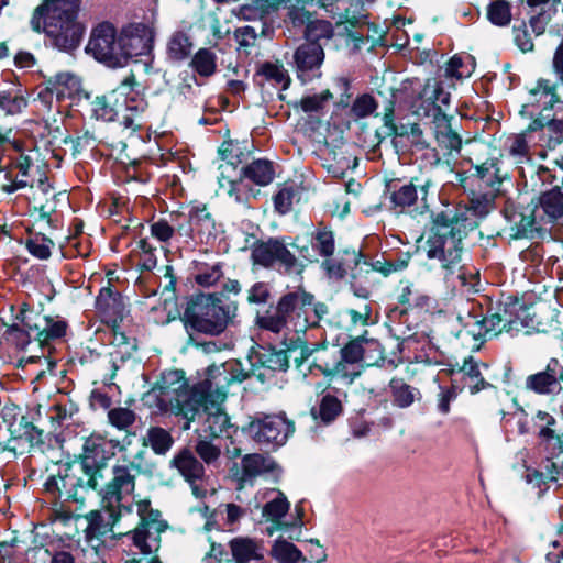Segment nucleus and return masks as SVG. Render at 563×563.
Instances as JSON below:
<instances>
[{
    "mask_svg": "<svg viewBox=\"0 0 563 563\" xmlns=\"http://www.w3.org/2000/svg\"><path fill=\"white\" fill-rule=\"evenodd\" d=\"M466 212L439 211L432 214L431 229L423 250L428 260H435L445 276L457 273L462 286L473 287L477 274L466 273L462 265L464 252L463 240L473 224Z\"/></svg>",
    "mask_w": 563,
    "mask_h": 563,
    "instance_id": "1",
    "label": "nucleus"
},
{
    "mask_svg": "<svg viewBox=\"0 0 563 563\" xmlns=\"http://www.w3.org/2000/svg\"><path fill=\"white\" fill-rule=\"evenodd\" d=\"M81 0H44L31 19L35 32H44L60 51L76 49L84 36L85 25L77 18Z\"/></svg>",
    "mask_w": 563,
    "mask_h": 563,
    "instance_id": "2",
    "label": "nucleus"
},
{
    "mask_svg": "<svg viewBox=\"0 0 563 563\" xmlns=\"http://www.w3.org/2000/svg\"><path fill=\"white\" fill-rule=\"evenodd\" d=\"M236 314L238 302L224 292L198 294L188 300L183 321L189 333L217 336L234 324Z\"/></svg>",
    "mask_w": 563,
    "mask_h": 563,
    "instance_id": "3",
    "label": "nucleus"
},
{
    "mask_svg": "<svg viewBox=\"0 0 563 563\" xmlns=\"http://www.w3.org/2000/svg\"><path fill=\"white\" fill-rule=\"evenodd\" d=\"M313 299L312 294L297 287L282 295L274 309L257 316L256 324L277 334L292 330V338L300 336L310 325H316V320H311Z\"/></svg>",
    "mask_w": 563,
    "mask_h": 563,
    "instance_id": "4",
    "label": "nucleus"
},
{
    "mask_svg": "<svg viewBox=\"0 0 563 563\" xmlns=\"http://www.w3.org/2000/svg\"><path fill=\"white\" fill-rule=\"evenodd\" d=\"M528 125V131H537L548 128L550 131H558L560 134L551 137L549 145L555 146L563 142V118L558 119L559 112L563 113V100L556 92V84L549 79H539L534 88L529 91V101L521 107L520 114L533 118Z\"/></svg>",
    "mask_w": 563,
    "mask_h": 563,
    "instance_id": "5",
    "label": "nucleus"
},
{
    "mask_svg": "<svg viewBox=\"0 0 563 563\" xmlns=\"http://www.w3.org/2000/svg\"><path fill=\"white\" fill-rule=\"evenodd\" d=\"M145 453L143 449L131 456L123 453L112 466V477L100 490L102 507H117L126 514L132 512L135 477L143 472Z\"/></svg>",
    "mask_w": 563,
    "mask_h": 563,
    "instance_id": "6",
    "label": "nucleus"
},
{
    "mask_svg": "<svg viewBox=\"0 0 563 563\" xmlns=\"http://www.w3.org/2000/svg\"><path fill=\"white\" fill-rule=\"evenodd\" d=\"M119 452L126 451V448L119 440H109L101 434H91L86 439L82 450L80 467L88 476L87 485L96 489L103 478L101 470L108 461Z\"/></svg>",
    "mask_w": 563,
    "mask_h": 563,
    "instance_id": "7",
    "label": "nucleus"
},
{
    "mask_svg": "<svg viewBox=\"0 0 563 563\" xmlns=\"http://www.w3.org/2000/svg\"><path fill=\"white\" fill-rule=\"evenodd\" d=\"M245 430L260 446L276 450L287 442L295 427L284 415H257Z\"/></svg>",
    "mask_w": 563,
    "mask_h": 563,
    "instance_id": "8",
    "label": "nucleus"
},
{
    "mask_svg": "<svg viewBox=\"0 0 563 563\" xmlns=\"http://www.w3.org/2000/svg\"><path fill=\"white\" fill-rule=\"evenodd\" d=\"M140 523L131 532L133 544L143 553L151 554L161 548V534L166 530L167 523L161 518V512L151 508L150 500H140L137 504Z\"/></svg>",
    "mask_w": 563,
    "mask_h": 563,
    "instance_id": "9",
    "label": "nucleus"
},
{
    "mask_svg": "<svg viewBox=\"0 0 563 563\" xmlns=\"http://www.w3.org/2000/svg\"><path fill=\"white\" fill-rule=\"evenodd\" d=\"M251 258L254 264L266 268L278 265L286 274L301 273L303 268L285 243L274 238L256 241L251 247Z\"/></svg>",
    "mask_w": 563,
    "mask_h": 563,
    "instance_id": "10",
    "label": "nucleus"
},
{
    "mask_svg": "<svg viewBox=\"0 0 563 563\" xmlns=\"http://www.w3.org/2000/svg\"><path fill=\"white\" fill-rule=\"evenodd\" d=\"M212 398H214L213 382L205 379L183 393L167 412L181 416L186 420L184 429L188 430L191 421L209 410Z\"/></svg>",
    "mask_w": 563,
    "mask_h": 563,
    "instance_id": "11",
    "label": "nucleus"
},
{
    "mask_svg": "<svg viewBox=\"0 0 563 563\" xmlns=\"http://www.w3.org/2000/svg\"><path fill=\"white\" fill-rule=\"evenodd\" d=\"M18 320L27 327L35 334V340L40 344L65 336L68 324L65 319L59 316H44L24 303L18 313Z\"/></svg>",
    "mask_w": 563,
    "mask_h": 563,
    "instance_id": "12",
    "label": "nucleus"
},
{
    "mask_svg": "<svg viewBox=\"0 0 563 563\" xmlns=\"http://www.w3.org/2000/svg\"><path fill=\"white\" fill-rule=\"evenodd\" d=\"M174 468L189 484L192 495L198 499L206 498L208 483L203 464L189 449L178 451L169 462Z\"/></svg>",
    "mask_w": 563,
    "mask_h": 563,
    "instance_id": "13",
    "label": "nucleus"
},
{
    "mask_svg": "<svg viewBox=\"0 0 563 563\" xmlns=\"http://www.w3.org/2000/svg\"><path fill=\"white\" fill-rule=\"evenodd\" d=\"M86 52L110 66L120 65V43L115 27L109 22H102L93 27Z\"/></svg>",
    "mask_w": 563,
    "mask_h": 563,
    "instance_id": "14",
    "label": "nucleus"
},
{
    "mask_svg": "<svg viewBox=\"0 0 563 563\" xmlns=\"http://www.w3.org/2000/svg\"><path fill=\"white\" fill-rule=\"evenodd\" d=\"M102 508V510H91L85 515L87 521L85 538L96 551L104 543V538L113 532V527L119 519L126 514L117 507Z\"/></svg>",
    "mask_w": 563,
    "mask_h": 563,
    "instance_id": "15",
    "label": "nucleus"
},
{
    "mask_svg": "<svg viewBox=\"0 0 563 563\" xmlns=\"http://www.w3.org/2000/svg\"><path fill=\"white\" fill-rule=\"evenodd\" d=\"M154 31L146 24L134 23L119 35L120 64L131 57L150 54L154 43Z\"/></svg>",
    "mask_w": 563,
    "mask_h": 563,
    "instance_id": "16",
    "label": "nucleus"
},
{
    "mask_svg": "<svg viewBox=\"0 0 563 563\" xmlns=\"http://www.w3.org/2000/svg\"><path fill=\"white\" fill-rule=\"evenodd\" d=\"M177 232L201 244H209L217 236L214 219L206 206L192 207L188 214V224H179Z\"/></svg>",
    "mask_w": 563,
    "mask_h": 563,
    "instance_id": "17",
    "label": "nucleus"
},
{
    "mask_svg": "<svg viewBox=\"0 0 563 563\" xmlns=\"http://www.w3.org/2000/svg\"><path fill=\"white\" fill-rule=\"evenodd\" d=\"M189 389L184 372L179 369L166 371L152 388L156 397V407L162 412L170 410L174 401Z\"/></svg>",
    "mask_w": 563,
    "mask_h": 563,
    "instance_id": "18",
    "label": "nucleus"
},
{
    "mask_svg": "<svg viewBox=\"0 0 563 563\" xmlns=\"http://www.w3.org/2000/svg\"><path fill=\"white\" fill-rule=\"evenodd\" d=\"M134 76H129L121 81V85L126 86V90L122 91L120 118V124L133 132L142 128L143 114L147 108V102L144 98L134 91Z\"/></svg>",
    "mask_w": 563,
    "mask_h": 563,
    "instance_id": "19",
    "label": "nucleus"
},
{
    "mask_svg": "<svg viewBox=\"0 0 563 563\" xmlns=\"http://www.w3.org/2000/svg\"><path fill=\"white\" fill-rule=\"evenodd\" d=\"M297 76L302 84L320 77V67L324 59V52L319 43L307 42L301 44L294 55Z\"/></svg>",
    "mask_w": 563,
    "mask_h": 563,
    "instance_id": "20",
    "label": "nucleus"
},
{
    "mask_svg": "<svg viewBox=\"0 0 563 563\" xmlns=\"http://www.w3.org/2000/svg\"><path fill=\"white\" fill-rule=\"evenodd\" d=\"M285 349L279 351H269L263 355L262 362L264 366L272 371H286L289 366V358L292 357L294 362H302L311 354L310 349L305 344L301 336L290 338L284 341Z\"/></svg>",
    "mask_w": 563,
    "mask_h": 563,
    "instance_id": "21",
    "label": "nucleus"
},
{
    "mask_svg": "<svg viewBox=\"0 0 563 563\" xmlns=\"http://www.w3.org/2000/svg\"><path fill=\"white\" fill-rule=\"evenodd\" d=\"M534 426L538 429L540 445L550 457H558L563 453V430L558 428L556 419L547 411L539 410L534 416Z\"/></svg>",
    "mask_w": 563,
    "mask_h": 563,
    "instance_id": "22",
    "label": "nucleus"
},
{
    "mask_svg": "<svg viewBox=\"0 0 563 563\" xmlns=\"http://www.w3.org/2000/svg\"><path fill=\"white\" fill-rule=\"evenodd\" d=\"M364 338L358 336L351 342H349L341 351V360L338 361L333 366H322L316 365L319 371L325 376H339L342 378H349L352 382L360 372L351 373L349 371V365L357 364L363 360L364 349H363Z\"/></svg>",
    "mask_w": 563,
    "mask_h": 563,
    "instance_id": "23",
    "label": "nucleus"
},
{
    "mask_svg": "<svg viewBox=\"0 0 563 563\" xmlns=\"http://www.w3.org/2000/svg\"><path fill=\"white\" fill-rule=\"evenodd\" d=\"M562 378L563 364L560 360L552 357L545 369L526 378V388L539 395H549L559 386Z\"/></svg>",
    "mask_w": 563,
    "mask_h": 563,
    "instance_id": "24",
    "label": "nucleus"
},
{
    "mask_svg": "<svg viewBox=\"0 0 563 563\" xmlns=\"http://www.w3.org/2000/svg\"><path fill=\"white\" fill-rule=\"evenodd\" d=\"M225 397L227 391L223 388L217 387L214 389V398L210 400V408L205 412L203 431L210 437L218 438L223 434L229 435V430L233 428L229 416L220 408Z\"/></svg>",
    "mask_w": 563,
    "mask_h": 563,
    "instance_id": "25",
    "label": "nucleus"
},
{
    "mask_svg": "<svg viewBox=\"0 0 563 563\" xmlns=\"http://www.w3.org/2000/svg\"><path fill=\"white\" fill-rule=\"evenodd\" d=\"M345 253L353 257L355 266L351 274L350 288L354 296L367 299L371 296L372 288L375 284L372 276L374 271H376V265L374 266L368 263L363 258L361 253H356L355 251Z\"/></svg>",
    "mask_w": 563,
    "mask_h": 563,
    "instance_id": "26",
    "label": "nucleus"
},
{
    "mask_svg": "<svg viewBox=\"0 0 563 563\" xmlns=\"http://www.w3.org/2000/svg\"><path fill=\"white\" fill-rule=\"evenodd\" d=\"M96 309L107 323H111L114 328L121 322L125 314L126 308L122 296L113 291L110 287L100 289L96 298Z\"/></svg>",
    "mask_w": 563,
    "mask_h": 563,
    "instance_id": "27",
    "label": "nucleus"
},
{
    "mask_svg": "<svg viewBox=\"0 0 563 563\" xmlns=\"http://www.w3.org/2000/svg\"><path fill=\"white\" fill-rule=\"evenodd\" d=\"M82 486V481L77 477L73 466L63 465L57 475H51L45 482L47 493L66 500L77 495V488Z\"/></svg>",
    "mask_w": 563,
    "mask_h": 563,
    "instance_id": "28",
    "label": "nucleus"
},
{
    "mask_svg": "<svg viewBox=\"0 0 563 563\" xmlns=\"http://www.w3.org/2000/svg\"><path fill=\"white\" fill-rule=\"evenodd\" d=\"M278 468L276 462L260 453L246 454L241 459L239 482L241 485H252L258 476L274 473Z\"/></svg>",
    "mask_w": 563,
    "mask_h": 563,
    "instance_id": "29",
    "label": "nucleus"
},
{
    "mask_svg": "<svg viewBox=\"0 0 563 563\" xmlns=\"http://www.w3.org/2000/svg\"><path fill=\"white\" fill-rule=\"evenodd\" d=\"M234 563H260L264 559V544L249 537H235L228 543Z\"/></svg>",
    "mask_w": 563,
    "mask_h": 563,
    "instance_id": "30",
    "label": "nucleus"
},
{
    "mask_svg": "<svg viewBox=\"0 0 563 563\" xmlns=\"http://www.w3.org/2000/svg\"><path fill=\"white\" fill-rule=\"evenodd\" d=\"M125 90L126 86L120 84L108 95L96 97L91 103L95 117L108 122L120 121L122 91Z\"/></svg>",
    "mask_w": 563,
    "mask_h": 563,
    "instance_id": "31",
    "label": "nucleus"
},
{
    "mask_svg": "<svg viewBox=\"0 0 563 563\" xmlns=\"http://www.w3.org/2000/svg\"><path fill=\"white\" fill-rule=\"evenodd\" d=\"M508 318L504 316V301L499 302L496 311H489L485 318L475 322V329L470 330L468 333L474 336L475 340L479 339H492L498 334L506 332L508 333Z\"/></svg>",
    "mask_w": 563,
    "mask_h": 563,
    "instance_id": "32",
    "label": "nucleus"
},
{
    "mask_svg": "<svg viewBox=\"0 0 563 563\" xmlns=\"http://www.w3.org/2000/svg\"><path fill=\"white\" fill-rule=\"evenodd\" d=\"M432 117L434 136L439 146L448 153L453 151L459 152L462 145V140L460 135L453 131L450 123L451 118L440 110H437V113H433Z\"/></svg>",
    "mask_w": 563,
    "mask_h": 563,
    "instance_id": "33",
    "label": "nucleus"
},
{
    "mask_svg": "<svg viewBox=\"0 0 563 563\" xmlns=\"http://www.w3.org/2000/svg\"><path fill=\"white\" fill-rule=\"evenodd\" d=\"M504 316L508 318V333L511 335L533 325L530 308L517 298L508 297L504 301Z\"/></svg>",
    "mask_w": 563,
    "mask_h": 563,
    "instance_id": "34",
    "label": "nucleus"
},
{
    "mask_svg": "<svg viewBox=\"0 0 563 563\" xmlns=\"http://www.w3.org/2000/svg\"><path fill=\"white\" fill-rule=\"evenodd\" d=\"M494 206V198L490 195L484 194L478 195L471 199L470 206L457 205L446 207L442 211H456L460 213L466 212L465 217L473 223L470 228V232L478 225V220L486 217Z\"/></svg>",
    "mask_w": 563,
    "mask_h": 563,
    "instance_id": "35",
    "label": "nucleus"
},
{
    "mask_svg": "<svg viewBox=\"0 0 563 563\" xmlns=\"http://www.w3.org/2000/svg\"><path fill=\"white\" fill-rule=\"evenodd\" d=\"M80 88V79L70 73L56 74L46 81V90L59 101L74 98Z\"/></svg>",
    "mask_w": 563,
    "mask_h": 563,
    "instance_id": "36",
    "label": "nucleus"
},
{
    "mask_svg": "<svg viewBox=\"0 0 563 563\" xmlns=\"http://www.w3.org/2000/svg\"><path fill=\"white\" fill-rule=\"evenodd\" d=\"M539 207L544 213L545 223L553 224L563 217V180L562 186L555 185L540 195Z\"/></svg>",
    "mask_w": 563,
    "mask_h": 563,
    "instance_id": "37",
    "label": "nucleus"
},
{
    "mask_svg": "<svg viewBox=\"0 0 563 563\" xmlns=\"http://www.w3.org/2000/svg\"><path fill=\"white\" fill-rule=\"evenodd\" d=\"M511 221L514 222L512 229L518 238L534 239L545 230L543 227V223L545 224L544 218L538 220L534 210H529V213H514Z\"/></svg>",
    "mask_w": 563,
    "mask_h": 563,
    "instance_id": "38",
    "label": "nucleus"
},
{
    "mask_svg": "<svg viewBox=\"0 0 563 563\" xmlns=\"http://www.w3.org/2000/svg\"><path fill=\"white\" fill-rule=\"evenodd\" d=\"M33 166V157L31 154L21 153L14 163V168L18 169V174L14 179L11 178L9 174H7V178L10 179L9 184L2 185V191L7 194H13L14 191L31 187L33 188V183L29 179L30 172Z\"/></svg>",
    "mask_w": 563,
    "mask_h": 563,
    "instance_id": "39",
    "label": "nucleus"
},
{
    "mask_svg": "<svg viewBox=\"0 0 563 563\" xmlns=\"http://www.w3.org/2000/svg\"><path fill=\"white\" fill-rule=\"evenodd\" d=\"M389 388L393 405L401 409L410 407L422 397L419 388L407 384L402 378H393Z\"/></svg>",
    "mask_w": 563,
    "mask_h": 563,
    "instance_id": "40",
    "label": "nucleus"
},
{
    "mask_svg": "<svg viewBox=\"0 0 563 563\" xmlns=\"http://www.w3.org/2000/svg\"><path fill=\"white\" fill-rule=\"evenodd\" d=\"M241 175L258 186H266L273 181L275 170L271 161L255 159L242 168Z\"/></svg>",
    "mask_w": 563,
    "mask_h": 563,
    "instance_id": "41",
    "label": "nucleus"
},
{
    "mask_svg": "<svg viewBox=\"0 0 563 563\" xmlns=\"http://www.w3.org/2000/svg\"><path fill=\"white\" fill-rule=\"evenodd\" d=\"M311 251L322 257H330L335 251V240L333 232L325 225L320 224L311 233Z\"/></svg>",
    "mask_w": 563,
    "mask_h": 563,
    "instance_id": "42",
    "label": "nucleus"
},
{
    "mask_svg": "<svg viewBox=\"0 0 563 563\" xmlns=\"http://www.w3.org/2000/svg\"><path fill=\"white\" fill-rule=\"evenodd\" d=\"M421 98L427 103L426 113L431 109L433 113H437V110L443 111L442 106L448 107L450 104L451 95L444 90L442 84L434 81L433 84L428 82L424 86Z\"/></svg>",
    "mask_w": 563,
    "mask_h": 563,
    "instance_id": "43",
    "label": "nucleus"
},
{
    "mask_svg": "<svg viewBox=\"0 0 563 563\" xmlns=\"http://www.w3.org/2000/svg\"><path fill=\"white\" fill-rule=\"evenodd\" d=\"M192 51L189 35L183 31L172 34L167 43V56L170 60L180 62L188 58Z\"/></svg>",
    "mask_w": 563,
    "mask_h": 563,
    "instance_id": "44",
    "label": "nucleus"
},
{
    "mask_svg": "<svg viewBox=\"0 0 563 563\" xmlns=\"http://www.w3.org/2000/svg\"><path fill=\"white\" fill-rule=\"evenodd\" d=\"M267 494H275L276 496L264 505L262 515L267 520L278 522L288 512L290 504L280 490L272 489L266 492L263 494V498H265Z\"/></svg>",
    "mask_w": 563,
    "mask_h": 563,
    "instance_id": "45",
    "label": "nucleus"
},
{
    "mask_svg": "<svg viewBox=\"0 0 563 563\" xmlns=\"http://www.w3.org/2000/svg\"><path fill=\"white\" fill-rule=\"evenodd\" d=\"M27 106V99L20 88L12 87L0 91V110L8 115L21 113Z\"/></svg>",
    "mask_w": 563,
    "mask_h": 563,
    "instance_id": "46",
    "label": "nucleus"
},
{
    "mask_svg": "<svg viewBox=\"0 0 563 563\" xmlns=\"http://www.w3.org/2000/svg\"><path fill=\"white\" fill-rule=\"evenodd\" d=\"M145 444L150 445L155 454L165 455L173 446L172 434L161 427H151L146 432Z\"/></svg>",
    "mask_w": 563,
    "mask_h": 563,
    "instance_id": "47",
    "label": "nucleus"
},
{
    "mask_svg": "<svg viewBox=\"0 0 563 563\" xmlns=\"http://www.w3.org/2000/svg\"><path fill=\"white\" fill-rule=\"evenodd\" d=\"M342 412L341 401L330 394L324 395L318 408H312L311 413L316 419H320L323 423H331Z\"/></svg>",
    "mask_w": 563,
    "mask_h": 563,
    "instance_id": "48",
    "label": "nucleus"
},
{
    "mask_svg": "<svg viewBox=\"0 0 563 563\" xmlns=\"http://www.w3.org/2000/svg\"><path fill=\"white\" fill-rule=\"evenodd\" d=\"M192 69L201 77H210L217 69V55L210 48H200L190 62Z\"/></svg>",
    "mask_w": 563,
    "mask_h": 563,
    "instance_id": "49",
    "label": "nucleus"
},
{
    "mask_svg": "<svg viewBox=\"0 0 563 563\" xmlns=\"http://www.w3.org/2000/svg\"><path fill=\"white\" fill-rule=\"evenodd\" d=\"M461 372H463L465 376V385L472 395L477 394L489 386V384L483 378L478 364L472 356L464 361Z\"/></svg>",
    "mask_w": 563,
    "mask_h": 563,
    "instance_id": "50",
    "label": "nucleus"
},
{
    "mask_svg": "<svg viewBox=\"0 0 563 563\" xmlns=\"http://www.w3.org/2000/svg\"><path fill=\"white\" fill-rule=\"evenodd\" d=\"M378 109V101L371 93L358 95L350 106L349 114L354 120L371 117Z\"/></svg>",
    "mask_w": 563,
    "mask_h": 563,
    "instance_id": "51",
    "label": "nucleus"
},
{
    "mask_svg": "<svg viewBox=\"0 0 563 563\" xmlns=\"http://www.w3.org/2000/svg\"><path fill=\"white\" fill-rule=\"evenodd\" d=\"M77 412V405L70 400H67L65 402H57L51 406L47 410V417L53 426L62 427L71 420L74 415Z\"/></svg>",
    "mask_w": 563,
    "mask_h": 563,
    "instance_id": "52",
    "label": "nucleus"
},
{
    "mask_svg": "<svg viewBox=\"0 0 563 563\" xmlns=\"http://www.w3.org/2000/svg\"><path fill=\"white\" fill-rule=\"evenodd\" d=\"M418 199L417 187L412 184H405L398 189H394L390 195V202L395 209L404 211L411 207Z\"/></svg>",
    "mask_w": 563,
    "mask_h": 563,
    "instance_id": "53",
    "label": "nucleus"
},
{
    "mask_svg": "<svg viewBox=\"0 0 563 563\" xmlns=\"http://www.w3.org/2000/svg\"><path fill=\"white\" fill-rule=\"evenodd\" d=\"M528 129L520 134H516L509 139L508 153L517 164L530 161V146L527 141Z\"/></svg>",
    "mask_w": 563,
    "mask_h": 563,
    "instance_id": "54",
    "label": "nucleus"
},
{
    "mask_svg": "<svg viewBox=\"0 0 563 563\" xmlns=\"http://www.w3.org/2000/svg\"><path fill=\"white\" fill-rule=\"evenodd\" d=\"M222 277L223 265L221 263L212 265L202 264L198 267L195 280L201 287H211L214 286Z\"/></svg>",
    "mask_w": 563,
    "mask_h": 563,
    "instance_id": "55",
    "label": "nucleus"
},
{
    "mask_svg": "<svg viewBox=\"0 0 563 563\" xmlns=\"http://www.w3.org/2000/svg\"><path fill=\"white\" fill-rule=\"evenodd\" d=\"M272 555L280 563H297L301 552L297 547L286 540H276L272 548Z\"/></svg>",
    "mask_w": 563,
    "mask_h": 563,
    "instance_id": "56",
    "label": "nucleus"
},
{
    "mask_svg": "<svg viewBox=\"0 0 563 563\" xmlns=\"http://www.w3.org/2000/svg\"><path fill=\"white\" fill-rule=\"evenodd\" d=\"M25 246L34 257L47 260L52 254L54 242L43 234H35L27 239Z\"/></svg>",
    "mask_w": 563,
    "mask_h": 563,
    "instance_id": "57",
    "label": "nucleus"
},
{
    "mask_svg": "<svg viewBox=\"0 0 563 563\" xmlns=\"http://www.w3.org/2000/svg\"><path fill=\"white\" fill-rule=\"evenodd\" d=\"M32 331L23 325L20 320H18V316L15 317V322L10 325L7 330L8 340L16 345L18 349L24 350L30 343L31 340H35V334L31 333Z\"/></svg>",
    "mask_w": 563,
    "mask_h": 563,
    "instance_id": "58",
    "label": "nucleus"
},
{
    "mask_svg": "<svg viewBox=\"0 0 563 563\" xmlns=\"http://www.w3.org/2000/svg\"><path fill=\"white\" fill-rule=\"evenodd\" d=\"M332 23L325 20L310 21L306 26L307 42L318 43L319 40H329L333 36Z\"/></svg>",
    "mask_w": 563,
    "mask_h": 563,
    "instance_id": "59",
    "label": "nucleus"
},
{
    "mask_svg": "<svg viewBox=\"0 0 563 563\" xmlns=\"http://www.w3.org/2000/svg\"><path fill=\"white\" fill-rule=\"evenodd\" d=\"M489 21L498 26H506L511 20L510 5L505 0H497L489 4L487 10Z\"/></svg>",
    "mask_w": 563,
    "mask_h": 563,
    "instance_id": "60",
    "label": "nucleus"
},
{
    "mask_svg": "<svg viewBox=\"0 0 563 563\" xmlns=\"http://www.w3.org/2000/svg\"><path fill=\"white\" fill-rule=\"evenodd\" d=\"M136 415L133 410L123 407H117L108 411V420L111 426L119 430L128 431L135 422Z\"/></svg>",
    "mask_w": 563,
    "mask_h": 563,
    "instance_id": "61",
    "label": "nucleus"
},
{
    "mask_svg": "<svg viewBox=\"0 0 563 563\" xmlns=\"http://www.w3.org/2000/svg\"><path fill=\"white\" fill-rule=\"evenodd\" d=\"M260 74L267 80L280 85L283 89H287L290 84V78L286 69L279 64L264 63L261 66Z\"/></svg>",
    "mask_w": 563,
    "mask_h": 563,
    "instance_id": "62",
    "label": "nucleus"
},
{
    "mask_svg": "<svg viewBox=\"0 0 563 563\" xmlns=\"http://www.w3.org/2000/svg\"><path fill=\"white\" fill-rule=\"evenodd\" d=\"M321 268L329 279L342 280L347 273L346 262L341 257H325L321 263Z\"/></svg>",
    "mask_w": 563,
    "mask_h": 563,
    "instance_id": "63",
    "label": "nucleus"
},
{
    "mask_svg": "<svg viewBox=\"0 0 563 563\" xmlns=\"http://www.w3.org/2000/svg\"><path fill=\"white\" fill-rule=\"evenodd\" d=\"M112 343L117 346V350L111 353L113 358L120 356V358L124 361L125 358H130L136 350L134 339L126 336L123 332H117L115 330Z\"/></svg>",
    "mask_w": 563,
    "mask_h": 563,
    "instance_id": "64",
    "label": "nucleus"
}]
</instances>
